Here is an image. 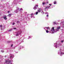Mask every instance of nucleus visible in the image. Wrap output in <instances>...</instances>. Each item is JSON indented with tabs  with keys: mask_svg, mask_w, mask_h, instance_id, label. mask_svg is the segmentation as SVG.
<instances>
[{
	"mask_svg": "<svg viewBox=\"0 0 64 64\" xmlns=\"http://www.w3.org/2000/svg\"><path fill=\"white\" fill-rule=\"evenodd\" d=\"M6 63L7 64H12V63H11V61L10 60H6Z\"/></svg>",
	"mask_w": 64,
	"mask_h": 64,
	"instance_id": "f257e3e1",
	"label": "nucleus"
},
{
	"mask_svg": "<svg viewBox=\"0 0 64 64\" xmlns=\"http://www.w3.org/2000/svg\"><path fill=\"white\" fill-rule=\"evenodd\" d=\"M60 26L58 27L56 29V32H57V31H59V30L60 29Z\"/></svg>",
	"mask_w": 64,
	"mask_h": 64,
	"instance_id": "f03ea898",
	"label": "nucleus"
},
{
	"mask_svg": "<svg viewBox=\"0 0 64 64\" xmlns=\"http://www.w3.org/2000/svg\"><path fill=\"white\" fill-rule=\"evenodd\" d=\"M50 7V6H46V8H44V10H46V9H48V8H49Z\"/></svg>",
	"mask_w": 64,
	"mask_h": 64,
	"instance_id": "7ed1b4c3",
	"label": "nucleus"
},
{
	"mask_svg": "<svg viewBox=\"0 0 64 64\" xmlns=\"http://www.w3.org/2000/svg\"><path fill=\"white\" fill-rule=\"evenodd\" d=\"M19 8H17L16 10L17 12H19V11H20V10H19Z\"/></svg>",
	"mask_w": 64,
	"mask_h": 64,
	"instance_id": "20e7f679",
	"label": "nucleus"
},
{
	"mask_svg": "<svg viewBox=\"0 0 64 64\" xmlns=\"http://www.w3.org/2000/svg\"><path fill=\"white\" fill-rule=\"evenodd\" d=\"M50 31H51V32H50V33H51L52 34V33H53V32L54 31V30L52 29L50 30Z\"/></svg>",
	"mask_w": 64,
	"mask_h": 64,
	"instance_id": "39448f33",
	"label": "nucleus"
},
{
	"mask_svg": "<svg viewBox=\"0 0 64 64\" xmlns=\"http://www.w3.org/2000/svg\"><path fill=\"white\" fill-rule=\"evenodd\" d=\"M3 18L5 20H6L7 19V18H6V16H5Z\"/></svg>",
	"mask_w": 64,
	"mask_h": 64,
	"instance_id": "423d86ee",
	"label": "nucleus"
},
{
	"mask_svg": "<svg viewBox=\"0 0 64 64\" xmlns=\"http://www.w3.org/2000/svg\"><path fill=\"white\" fill-rule=\"evenodd\" d=\"M12 15V14H8V15L7 16H9V17H11Z\"/></svg>",
	"mask_w": 64,
	"mask_h": 64,
	"instance_id": "0eeeda50",
	"label": "nucleus"
},
{
	"mask_svg": "<svg viewBox=\"0 0 64 64\" xmlns=\"http://www.w3.org/2000/svg\"><path fill=\"white\" fill-rule=\"evenodd\" d=\"M52 30H53L54 31H55V32H56V30H54V27H53L52 28Z\"/></svg>",
	"mask_w": 64,
	"mask_h": 64,
	"instance_id": "6e6552de",
	"label": "nucleus"
},
{
	"mask_svg": "<svg viewBox=\"0 0 64 64\" xmlns=\"http://www.w3.org/2000/svg\"><path fill=\"white\" fill-rule=\"evenodd\" d=\"M41 11V9L40 8L39 9V10H38V12H40V11Z\"/></svg>",
	"mask_w": 64,
	"mask_h": 64,
	"instance_id": "1a4fd4ad",
	"label": "nucleus"
},
{
	"mask_svg": "<svg viewBox=\"0 0 64 64\" xmlns=\"http://www.w3.org/2000/svg\"><path fill=\"white\" fill-rule=\"evenodd\" d=\"M53 23L54 24V25H57V23H56V22H53Z\"/></svg>",
	"mask_w": 64,
	"mask_h": 64,
	"instance_id": "9d476101",
	"label": "nucleus"
},
{
	"mask_svg": "<svg viewBox=\"0 0 64 64\" xmlns=\"http://www.w3.org/2000/svg\"><path fill=\"white\" fill-rule=\"evenodd\" d=\"M34 10H36V9H37V8H36V7L35 6L34 7Z\"/></svg>",
	"mask_w": 64,
	"mask_h": 64,
	"instance_id": "9b49d317",
	"label": "nucleus"
},
{
	"mask_svg": "<svg viewBox=\"0 0 64 64\" xmlns=\"http://www.w3.org/2000/svg\"><path fill=\"white\" fill-rule=\"evenodd\" d=\"M54 4H56V1H54Z\"/></svg>",
	"mask_w": 64,
	"mask_h": 64,
	"instance_id": "f8f14e48",
	"label": "nucleus"
},
{
	"mask_svg": "<svg viewBox=\"0 0 64 64\" xmlns=\"http://www.w3.org/2000/svg\"><path fill=\"white\" fill-rule=\"evenodd\" d=\"M36 15H37V14H38V12H36Z\"/></svg>",
	"mask_w": 64,
	"mask_h": 64,
	"instance_id": "ddd939ff",
	"label": "nucleus"
},
{
	"mask_svg": "<svg viewBox=\"0 0 64 64\" xmlns=\"http://www.w3.org/2000/svg\"><path fill=\"white\" fill-rule=\"evenodd\" d=\"M42 5H44V4H45V2H43L42 3Z\"/></svg>",
	"mask_w": 64,
	"mask_h": 64,
	"instance_id": "4468645a",
	"label": "nucleus"
},
{
	"mask_svg": "<svg viewBox=\"0 0 64 64\" xmlns=\"http://www.w3.org/2000/svg\"><path fill=\"white\" fill-rule=\"evenodd\" d=\"M46 33H48L49 32V31L48 30H46Z\"/></svg>",
	"mask_w": 64,
	"mask_h": 64,
	"instance_id": "2eb2a0df",
	"label": "nucleus"
},
{
	"mask_svg": "<svg viewBox=\"0 0 64 64\" xmlns=\"http://www.w3.org/2000/svg\"><path fill=\"white\" fill-rule=\"evenodd\" d=\"M16 36H18V34H16Z\"/></svg>",
	"mask_w": 64,
	"mask_h": 64,
	"instance_id": "dca6fc26",
	"label": "nucleus"
},
{
	"mask_svg": "<svg viewBox=\"0 0 64 64\" xmlns=\"http://www.w3.org/2000/svg\"><path fill=\"white\" fill-rule=\"evenodd\" d=\"M64 42V41L63 40H62L61 41V43H63Z\"/></svg>",
	"mask_w": 64,
	"mask_h": 64,
	"instance_id": "f3484780",
	"label": "nucleus"
},
{
	"mask_svg": "<svg viewBox=\"0 0 64 64\" xmlns=\"http://www.w3.org/2000/svg\"><path fill=\"white\" fill-rule=\"evenodd\" d=\"M12 31V30L11 29V30H8V31Z\"/></svg>",
	"mask_w": 64,
	"mask_h": 64,
	"instance_id": "a211bd4d",
	"label": "nucleus"
},
{
	"mask_svg": "<svg viewBox=\"0 0 64 64\" xmlns=\"http://www.w3.org/2000/svg\"><path fill=\"white\" fill-rule=\"evenodd\" d=\"M48 29H49V27H48L47 28V30H48Z\"/></svg>",
	"mask_w": 64,
	"mask_h": 64,
	"instance_id": "6ab92c4d",
	"label": "nucleus"
},
{
	"mask_svg": "<svg viewBox=\"0 0 64 64\" xmlns=\"http://www.w3.org/2000/svg\"><path fill=\"white\" fill-rule=\"evenodd\" d=\"M13 44H12V45H11V47H12V46H13Z\"/></svg>",
	"mask_w": 64,
	"mask_h": 64,
	"instance_id": "aec40b11",
	"label": "nucleus"
},
{
	"mask_svg": "<svg viewBox=\"0 0 64 64\" xmlns=\"http://www.w3.org/2000/svg\"><path fill=\"white\" fill-rule=\"evenodd\" d=\"M22 10H23V9H22V8H21V9H20V10H21V11Z\"/></svg>",
	"mask_w": 64,
	"mask_h": 64,
	"instance_id": "412c9836",
	"label": "nucleus"
},
{
	"mask_svg": "<svg viewBox=\"0 0 64 64\" xmlns=\"http://www.w3.org/2000/svg\"><path fill=\"white\" fill-rule=\"evenodd\" d=\"M14 24H15V23L14 22V23H13V25H14Z\"/></svg>",
	"mask_w": 64,
	"mask_h": 64,
	"instance_id": "4be33fe9",
	"label": "nucleus"
},
{
	"mask_svg": "<svg viewBox=\"0 0 64 64\" xmlns=\"http://www.w3.org/2000/svg\"><path fill=\"white\" fill-rule=\"evenodd\" d=\"M0 27H2V25L0 26Z\"/></svg>",
	"mask_w": 64,
	"mask_h": 64,
	"instance_id": "5701e85b",
	"label": "nucleus"
},
{
	"mask_svg": "<svg viewBox=\"0 0 64 64\" xmlns=\"http://www.w3.org/2000/svg\"><path fill=\"white\" fill-rule=\"evenodd\" d=\"M38 5H36V6H37V7H38Z\"/></svg>",
	"mask_w": 64,
	"mask_h": 64,
	"instance_id": "b1692460",
	"label": "nucleus"
},
{
	"mask_svg": "<svg viewBox=\"0 0 64 64\" xmlns=\"http://www.w3.org/2000/svg\"><path fill=\"white\" fill-rule=\"evenodd\" d=\"M55 47H56V48H57V46H55Z\"/></svg>",
	"mask_w": 64,
	"mask_h": 64,
	"instance_id": "393cba45",
	"label": "nucleus"
},
{
	"mask_svg": "<svg viewBox=\"0 0 64 64\" xmlns=\"http://www.w3.org/2000/svg\"><path fill=\"white\" fill-rule=\"evenodd\" d=\"M16 28H14V29H16Z\"/></svg>",
	"mask_w": 64,
	"mask_h": 64,
	"instance_id": "a878e982",
	"label": "nucleus"
},
{
	"mask_svg": "<svg viewBox=\"0 0 64 64\" xmlns=\"http://www.w3.org/2000/svg\"><path fill=\"white\" fill-rule=\"evenodd\" d=\"M8 13H9V12H10V11H8Z\"/></svg>",
	"mask_w": 64,
	"mask_h": 64,
	"instance_id": "bb28decb",
	"label": "nucleus"
},
{
	"mask_svg": "<svg viewBox=\"0 0 64 64\" xmlns=\"http://www.w3.org/2000/svg\"><path fill=\"white\" fill-rule=\"evenodd\" d=\"M31 15L32 16V15H33V13H32V14H31Z\"/></svg>",
	"mask_w": 64,
	"mask_h": 64,
	"instance_id": "cd10ccee",
	"label": "nucleus"
},
{
	"mask_svg": "<svg viewBox=\"0 0 64 64\" xmlns=\"http://www.w3.org/2000/svg\"><path fill=\"white\" fill-rule=\"evenodd\" d=\"M47 17H48V16H48V15H47L46 16Z\"/></svg>",
	"mask_w": 64,
	"mask_h": 64,
	"instance_id": "c85d7f7f",
	"label": "nucleus"
},
{
	"mask_svg": "<svg viewBox=\"0 0 64 64\" xmlns=\"http://www.w3.org/2000/svg\"><path fill=\"white\" fill-rule=\"evenodd\" d=\"M49 5H50V6H51V4H49Z\"/></svg>",
	"mask_w": 64,
	"mask_h": 64,
	"instance_id": "c756f323",
	"label": "nucleus"
},
{
	"mask_svg": "<svg viewBox=\"0 0 64 64\" xmlns=\"http://www.w3.org/2000/svg\"><path fill=\"white\" fill-rule=\"evenodd\" d=\"M8 43H9V42H9V41H8Z\"/></svg>",
	"mask_w": 64,
	"mask_h": 64,
	"instance_id": "7c9ffc66",
	"label": "nucleus"
},
{
	"mask_svg": "<svg viewBox=\"0 0 64 64\" xmlns=\"http://www.w3.org/2000/svg\"><path fill=\"white\" fill-rule=\"evenodd\" d=\"M47 3H49V2H47Z\"/></svg>",
	"mask_w": 64,
	"mask_h": 64,
	"instance_id": "2f4dec72",
	"label": "nucleus"
},
{
	"mask_svg": "<svg viewBox=\"0 0 64 64\" xmlns=\"http://www.w3.org/2000/svg\"><path fill=\"white\" fill-rule=\"evenodd\" d=\"M46 28H47V27H46Z\"/></svg>",
	"mask_w": 64,
	"mask_h": 64,
	"instance_id": "473e14b6",
	"label": "nucleus"
}]
</instances>
